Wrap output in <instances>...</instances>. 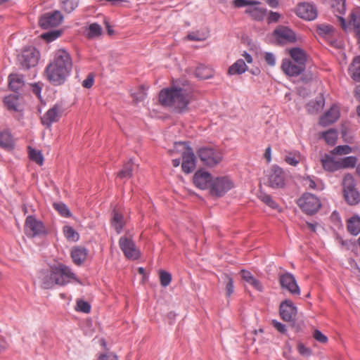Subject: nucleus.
<instances>
[{"label":"nucleus","mask_w":360,"mask_h":360,"mask_svg":"<svg viewBox=\"0 0 360 360\" xmlns=\"http://www.w3.org/2000/svg\"><path fill=\"white\" fill-rule=\"evenodd\" d=\"M63 15L59 11L44 13L39 18L38 25L42 30H49L61 24Z\"/></svg>","instance_id":"nucleus-10"},{"label":"nucleus","mask_w":360,"mask_h":360,"mask_svg":"<svg viewBox=\"0 0 360 360\" xmlns=\"http://www.w3.org/2000/svg\"><path fill=\"white\" fill-rule=\"evenodd\" d=\"M285 161L292 166H296L300 162V158L296 159L295 155L292 156V153H290L288 155L285 156Z\"/></svg>","instance_id":"nucleus-64"},{"label":"nucleus","mask_w":360,"mask_h":360,"mask_svg":"<svg viewBox=\"0 0 360 360\" xmlns=\"http://www.w3.org/2000/svg\"><path fill=\"white\" fill-rule=\"evenodd\" d=\"M280 18V13L271 11L266 19L267 23L271 24L272 22H278Z\"/></svg>","instance_id":"nucleus-62"},{"label":"nucleus","mask_w":360,"mask_h":360,"mask_svg":"<svg viewBox=\"0 0 360 360\" xmlns=\"http://www.w3.org/2000/svg\"><path fill=\"white\" fill-rule=\"evenodd\" d=\"M72 68V60L65 49L58 50L53 60L45 68L44 76L53 86H61L65 83Z\"/></svg>","instance_id":"nucleus-2"},{"label":"nucleus","mask_w":360,"mask_h":360,"mask_svg":"<svg viewBox=\"0 0 360 360\" xmlns=\"http://www.w3.org/2000/svg\"><path fill=\"white\" fill-rule=\"evenodd\" d=\"M267 186L274 189L283 188L285 186V174L278 165H274L271 167Z\"/></svg>","instance_id":"nucleus-11"},{"label":"nucleus","mask_w":360,"mask_h":360,"mask_svg":"<svg viewBox=\"0 0 360 360\" xmlns=\"http://www.w3.org/2000/svg\"><path fill=\"white\" fill-rule=\"evenodd\" d=\"M183 146L184 151L182 153L181 169L186 174L191 173L196 167V157L193 148L189 146L188 141L175 142L174 146Z\"/></svg>","instance_id":"nucleus-7"},{"label":"nucleus","mask_w":360,"mask_h":360,"mask_svg":"<svg viewBox=\"0 0 360 360\" xmlns=\"http://www.w3.org/2000/svg\"><path fill=\"white\" fill-rule=\"evenodd\" d=\"M322 137L329 146H334L338 139V132L334 129H330L322 133Z\"/></svg>","instance_id":"nucleus-43"},{"label":"nucleus","mask_w":360,"mask_h":360,"mask_svg":"<svg viewBox=\"0 0 360 360\" xmlns=\"http://www.w3.org/2000/svg\"><path fill=\"white\" fill-rule=\"evenodd\" d=\"M273 35L276 37L278 45H283L286 42L295 43L297 41L295 32L288 26H278L274 30Z\"/></svg>","instance_id":"nucleus-13"},{"label":"nucleus","mask_w":360,"mask_h":360,"mask_svg":"<svg viewBox=\"0 0 360 360\" xmlns=\"http://www.w3.org/2000/svg\"><path fill=\"white\" fill-rule=\"evenodd\" d=\"M97 360H118L117 356L112 352L101 354Z\"/></svg>","instance_id":"nucleus-63"},{"label":"nucleus","mask_w":360,"mask_h":360,"mask_svg":"<svg viewBox=\"0 0 360 360\" xmlns=\"http://www.w3.org/2000/svg\"><path fill=\"white\" fill-rule=\"evenodd\" d=\"M342 192L352 191V190L356 189V181L352 174L347 173L345 174L342 182Z\"/></svg>","instance_id":"nucleus-38"},{"label":"nucleus","mask_w":360,"mask_h":360,"mask_svg":"<svg viewBox=\"0 0 360 360\" xmlns=\"http://www.w3.org/2000/svg\"><path fill=\"white\" fill-rule=\"evenodd\" d=\"M348 72L353 80L360 82V56H355L349 65Z\"/></svg>","instance_id":"nucleus-29"},{"label":"nucleus","mask_w":360,"mask_h":360,"mask_svg":"<svg viewBox=\"0 0 360 360\" xmlns=\"http://www.w3.org/2000/svg\"><path fill=\"white\" fill-rule=\"evenodd\" d=\"M119 246L123 252L124 255L131 260L139 259L141 257V252L136 248L134 240L126 236H122L119 239Z\"/></svg>","instance_id":"nucleus-12"},{"label":"nucleus","mask_w":360,"mask_h":360,"mask_svg":"<svg viewBox=\"0 0 360 360\" xmlns=\"http://www.w3.org/2000/svg\"><path fill=\"white\" fill-rule=\"evenodd\" d=\"M342 194L345 202L349 205L354 206L360 202V193L357 189L345 191Z\"/></svg>","instance_id":"nucleus-36"},{"label":"nucleus","mask_w":360,"mask_h":360,"mask_svg":"<svg viewBox=\"0 0 360 360\" xmlns=\"http://www.w3.org/2000/svg\"><path fill=\"white\" fill-rule=\"evenodd\" d=\"M233 186L234 184L229 176H218L213 178L209 192L212 197L221 198Z\"/></svg>","instance_id":"nucleus-6"},{"label":"nucleus","mask_w":360,"mask_h":360,"mask_svg":"<svg viewBox=\"0 0 360 360\" xmlns=\"http://www.w3.org/2000/svg\"><path fill=\"white\" fill-rule=\"evenodd\" d=\"M24 85L23 77L18 74H10L8 75V88L15 92L18 93V90Z\"/></svg>","instance_id":"nucleus-28"},{"label":"nucleus","mask_w":360,"mask_h":360,"mask_svg":"<svg viewBox=\"0 0 360 360\" xmlns=\"http://www.w3.org/2000/svg\"><path fill=\"white\" fill-rule=\"evenodd\" d=\"M27 149L30 160L40 166L42 165L44 162V157L41 152L39 150L32 148L31 146H28Z\"/></svg>","instance_id":"nucleus-40"},{"label":"nucleus","mask_w":360,"mask_h":360,"mask_svg":"<svg viewBox=\"0 0 360 360\" xmlns=\"http://www.w3.org/2000/svg\"><path fill=\"white\" fill-rule=\"evenodd\" d=\"M196 153L202 164L209 167H214L219 165L223 158L220 150L209 147L202 146L196 150Z\"/></svg>","instance_id":"nucleus-5"},{"label":"nucleus","mask_w":360,"mask_h":360,"mask_svg":"<svg viewBox=\"0 0 360 360\" xmlns=\"http://www.w3.org/2000/svg\"><path fill=\"white\" fill-rule=\"evenodd\" d=\"M289 54L292 62L306 66L307 55L305 51L300 47H293L289 50Z\"/></svg>","instance_id":"nucleus-23"},{"label":"nucleus","mask_w":360,"mask_h":360,"mask_svg":"<svg viewBox=\"0 0 360 360\" xmlns=\"http://www.w3.org/2000/svg\"><path fill=\"white\" fill-rule=\"evenodd\" d=\"M41 273L44 275L41 283L44 289H51L54 285L64 286L70 283V279L78 283H82L71 269L63 263L50 266L49 272L42 270Z\"/></svg>","instance_id":"nucleus-3"},{"label":"nucleus","mask_w":360,"mask_h":360,"mask_svg":"<svg viewBox=\"0 0 360 360\" xmlns=\"http://www.w3.org/2000/svg\"><path fill=\"white\" fill-rule=\"evenodd\" d=\"M297 349L298 352L303 356L308 357L312 353L311 349L305 347V345L301 342L297 343Z\"/></svg>","instance_id":"nucleus-56"},{"label":"nucleus","mask_w":360,"mask_h":360,"mask_svg":"<svg viewBox=\"0 0 360 360\" xmlns=\"http://www.w3.org/2000/svg\"><path fill=\"white\" fill-rule=\"evenodd\" d=\"M63 233L65 238L72 241H77L79 238V233L70 226H65L63 227Z\"/></svg>","instance_id":"nucleus-46"},{"label":"nucleus","mask_w":360,"mask_h":360,"mask_svg":"<svg viewBox=\"0 0 360 360\" xmlns=\"http://www.w3.org/2000/svg\"><path fill=\"white\" fill-rule=\"evenodd\" d=\"M305 68V65L295 63L288 58L283 59L281 64L282 70L285 75L290 77H295L301 75L304 71Z\"/></svg>","instance_id":"nucleus-19"},{"label":"nucleus","mask_w":360,"mask_h":360,"mask_svg":"<svg viewBox=\"0 0 360 360\" xmlns=\"http://www.w3.org/2000/svg\"><path fill=\"white\" fill-rule=\"evenodd\" d=\"M212 179V175L201 168L195 172L193 176V183L199 189H210V184H211Z\"/></svg>","instance_id":"nucleus-16"},{"label":"nucleus","mask_w":360,"mask_h":360,"mask_svg":"<svg viewBox=\"0 0 360 360\" xmlns=\"http://www.w3.org/2000/svg\"><path fill=\"white\" fill-rule=\"evenodd\" d=\"M91 304L84 300L79 299L77 300L75 310L77 311L89 314L91 311Z\"/></svg>","instance_id":"nucleus-50"},{"label":"nucleus","mask_w":360,"mask_h":360,"mask_svg":"<svg viewBox=\"0 0 360 360\" xmlns=\"http://www.w3.org/2000/svg\"><path fill=\"white\" fill-rule=\"evenodd\" d=\"M222 279L225 282L226 295L229 297L234 292L233 279L230 274L226 273L223 274Z\"/></svg>","instance_id":"nucleus-44"},{"label":"nucleus","mask_w":360,"mask_h":360,"mask_svg":"<svg viewBox=\"0 0 360 360\" xmlns=\"http://www.w3.org/2000/svg\"><path fill=\"white\" fill-rule=\"evenodd\" d=\"M271 325L281 334H285L287 332L286 326L285 324L276 321L272 320Z\"/></svg>","instance_id":"nucleus-60"},{"label":"nucleus","mask_w":360,"mask_h":360,"mask_svg":"<svg viewBox=\"0 0 360 360\" xmlns=\"http://www.w3.org/2000/svg\"><path fill=\"white\" fill-rule=\"evenodd\" d=\"M325 99L321 94L315 100H311L306 105V109L309 114H316L324 105Z\"/></svg>","instance_id":"nucleus-31"},{"label":"nucleus","mask_w":360,"mask_h":360,"mask_svg":"<svg viewBox=\"0 0 360 360\" xmlns=\"http://www.w3.org/2000/svg\"><path fill=\"white\" fill-rule=\"evenodd\" d=\"M32 92L40 100H42L41 92L44 86L41 82H36L30 84Z\"/></svg>","instance_id":"nucleus-55"},{"label":"nucleus","mask_w":360,"mask_h":360,"mask_svg":"<svg viewBox=\"0 0 360 360\" xmlns=\"http://www.w3.org/2000/svg\"><path fill=\"white\" fill-rule=\"evenodd\" d=\"M63 32L64 30L63 29L52 30L46 32L42 33L40 35V37L46 43H50L60 37L63 34Z\"/></svg>","instance_id":"nucleus-39"},{"label":"nucleus","mask_w":360,"mask_h":360,"mask_svg":"<svg viewBox=\"0 0 360 360\" xmlns=\"http://www.w3.org/2000/svg\"><path fill=\"white\" fill-rule=\"evenodd\" d=\"M279 283L283 289L288 290L292 295H300V290L297 283L295 276L285 272L279 276Z\"/></svg>","instance_id":"nucleus-17"},{"label":"nucleus","mask_w":360,"mask_h":360,"mask_svg":"<svg viewBox=\"0 0 360 360\" xmlns=\"http://www.w3.org/2000/svg\"><path fill=\"white\" fill-rule=\"evenodd\" d=\"M102 34V28L97 23H92L89 25L87 37L89 39H93L97 37H99Z\"/></svg>","instance_id":"nucleus-48"},{"label":"nucleus","mask_w":360,"mask_h":360,"mask_svg":"<svg viewBox=\"0 0 360 360\" xmlns=\"http://www.w3.org/2000/svg\"><path fill=\"white\" fill-rule=\"evenodd\" d=\"M79 5V0H64L62 1V8L67 13H70Z\"/></svg>","instance_id":"nucleus-49"},{"label":"nucleus","mask_w":360,"mask_h":360,"mask_svg":"<svg viewBox=\"0 0 360 360\" xmlns=\"http://www.w3.org/2000/svg\"><path fill=\"white\" fill-rule=\"evenodd\" d=\"M20 97V94L19 93L17 94H10L7 96H6L4 98V103L6 108L9 111H14V112H20L21 111L18 105V100Z\"/></svg>","instance_id":"nucleus-26"},{"label":"nucleus","mask_w":360,"mask_h":360,"mask_svg":"<svg viewBox=\"0 0 360 360\" xmlns=\"http://www.w3.org/2000/svg\"><path fill=\"white\" fill-rule=\"evenodd\" d=\"M335 29L331 25L319 24L316 26V33L322 37H330L334 35Z\"/></svg>","instance_id":"nucleus-37"},{"label":"nucleus","mask_w":360,"mask_h":360,"mask_svg":"<svg viewBox=\"0 0 360 360\" xmlns=\"http://www.w3.org/2000/svg\"><path fill=\"white\" fill-rule=\"evenodd\" d=\"M0 147L8 150L15 148V143L11 134L8 131L0 132Z\"/></svg>","instance_id":"nucleus-30"},{"label":"nucleus","mask_w":360,"mask_h":360,"mask_svg":"<svg viewBox=\"0 0 360 360\" xmlns=\"http://www.w3.org/2000/svg\"><path fill=\"white\" fill-rule=\"evenodd\" d=\"M168 88H164L158 94V101L165 107H172L178 113H184L189 110L188 105L193 96V89L186 79L176 81Z\"/></svg>","instance_id":"nucleus-1"},{"label":"nucleus","mask_w":360,"mask_h":360,"mask_svg":"<svg viewBox=\"0 0 360 360\" xmlns=\"http://www.w3.org/2000/svg\"><path fill=\"white\" fill-rule=\"evenodd\" d=\"M248 70V66L243 59L237 60L228 69V73L231 75H241Z\"/></svg>","instance_id":"nucleus-35"},{"label":"nucleus","mask_w":360,"mask_h":360,"mask_svg":"<svg viewBox=\"0 0 360 360\" xmlns=\"http://www.w3.org/2000/svg\"><path fill=\"white\" fill-rule=\"evenodd\" d=\"M349 25L352 26L356 44L360 49V11L353 10L349 15Z\"/></svg>","instance_id":"nucleus-20"},{"label":"nucleus","mask_w":360,"mask_h":360,"mask_svg":"<svg viewBox=\"0 0 360 360\" xmlns=\"http://www.w3.org/2000/svg\"><path fill=\"white\" fill-rule=\"evenodd\" d=\"M63 112L62 105L56 103L52 108L47 110V112L41 117V124L46 128H51L53 122H58L60 117Z\"/></svg>","instance_id":"nucleus-14"},{"label":"nucleus","mask_w":360,"mask_h":360,"mask_svg":"<svg viewBox=\"0 0 360 360\" xmlns=\"http://www.w3.org/2000/svg\"><path fill=\"white\" fill-rule=\"evenodd\" d=\"M245 13L250 15L253 20L262 21L267 14V10L264 8L251 7L246 8Z\"/></svg>","instance_id":"nucleus-27"},{"label":"nucleus","mask_w":360,"mask_h":360,"mask_svg":"<svg viewBox=\"0 0 360 360\" xmlns=\"http://www.w3.org/2000/svg\"><path fill=\"white\" fill-rule=\"evenodd\" d=\"M72 262L77 266H81L88 256V250L83 246H74L70 251Z\"/></svg>","instance_id":"nucleus-21"},{"label":"nucleus","mask_w":360,"mask_h":360,"mask_svg":"<svg viewBox=\"0 0 360 360\" xmlns=\"http://www.w3.org/2000/svg\"><path fill=\"white\" fill-rule=\"evenodd\" d=\"M347 231L353 235L357 236L360 233V217L354 215L347 221Z\"/></svg>","instance_id":"nucleus-33"},{"label":"nucleus","mask_w":360,"mask_h":360,"mask_svg":"<svg viewBox=\"0 0 360 360\" xmlns=\"http://www.w3.org/2000/svg\"><path fill=\"white\" fill-rule=\"evenodd\" d=\"M339 117V111L338 110L330 108L321 117L319 124L323 127H326L335 122Z\"/></svg>","instance_id":"nucleus-25"},{"label":"nucleus","mask_w":360,"mask_h":360,"mask_svg":"<svg viewBox=\"0 0 360 360\" xmlns=\"http://www.w3.org/2000/svg\"><path fill=\"white\" fill-rule=\"evenodd\" d=\"M159 277H160V285L162 287L168 286L172 281V274L167 271L160 270Z\"/></svg>","instance_id":"nucleus-51"},{"label":"nucleus","mask_w":360,"mask_h":360,"mask_svg":"<svg viewBox=\"0 0 360 360\" xmlns=\"http://www.w3.org/2000/svg\"><path fill=\"white\" fill-rule=\"evenodd\" d=\"M133 162L131 160L123 165L122 169L118 172L117 177L120 179H129L132 176Z\"/></svg>","instance_id":"nucleus-42"},{"label":"nucleus","mask_w":360,"mask_h":360,"mask_svg":"<svg viewBox=\"0 0 360 360\" xmlns=\"http://www.w3.org/2000/svg\"><path fill=\"white\" fill-rule=\"evenodd\" d=\"M352 151V148L348 145H342L336 146L333 150H331V153L333 155H347Z\"/></svg>","instance_id":"nucleus-53"},{"label":"nucleus","mask_w":360,"mask_h":360,"mask_svg":"<svg viewBox=\"0 0 360 360\" xmlns=\"http://www.w3.org/2000/svg\"><path fill=\"white\" fill-rule=\"evenodd\" d=\"M39 58V51L34 46H28L23 49L19 60L22 68L29 70L37 65Z\"/></svg>","instance_id":"nucleus-9"},{"label":"nucleus","mask_w":360,"mask_h":360,"mask_svg":"<svg viewBox=\"0 0 360 360\" xmlns=\"http://www.w3.org/2000/svg\"><path fill=\"white\" fill-rule=\"evenodd\" d=\"M296 204L303 213L309 216L316 214L322 206L319 198L309 192L303 193L296 200Z\"/></svg>","instance_id":"nucleus-4"},{"label":"nucleus","mask_w":360,"mask_h":360,"mask_svg":"<svg viewBox=\"0 0 360 360\" xmlns=\"http://www.w3.org/2000/svg\"><path fill=\"white\" fill-rule=\"evenodd\" d=\"M323 168L330 172H333L340 169L339 160H334L328 154H325L324 158L321 160Z\"/></svg>","instance_id":"nucleus-32"},{"label":"nucleus","mask_w":360,"mask_h":360,"mask_svg":"<svg viewBox=\"0 0 360 360\" xmlns=\"http://www.w3.org/2000/svg\"><path fill=\"white\" fill-rule=\"evenodd\" d=\"M24 231L28 238L46 236L48 234L44 223L41 221L37 220L34 215L27 217L24 224Z\"/></svg>","instance_id":"nucleus-8"},{"label":"nucleus","mask_w":360,"mask_h":360,"mask_svg":"<svg viewBox=\"0 0 360 360\" xmlns=\"http://www.w3.org/2000/svg\"><path fill=\"white\" fill-rule=\"evenodd\" d=\"M297 314V308L290 300H285L279 306V314L284 321H292Z\"/></svg>","instance_id":"nucleus-18"},{"label":"nucleus","mask_w":360,"mask_h":360,"mask_svg":"<svg viewBox=\"0 0 360 360\" xmlns=\"http://www.w3.org/2000/svg\"><path fill=\"white\" fill-rule=\"evenodd\" d=\"M295 13L299 18L306 20H313L317 17L316 8L310 3H299L295 9Z\"/></svg>","instance_id":"nucleus-15"},{"label":"nucleus","mask_w":360,"mask_h":360,"mask_svg":"<svg viewBox=\"0 0 360 360\" xmlns=\"http://www.w3.org/2000/svg\"><path fill=\"white\" fill-rule=\"evenodd\" d=\"M341 136L344 142L350 144L354 143V136L349 133V127L346 124L341 126Z\"/></svg>","instance_id":"nucleus-52"},{"label":"nucleus","mask_w":360,"mask_h":360,"mask_svg":"<svg viewBox=\"0 0 360 360\" xmlns=\"http://www.w3.org/2000/svg\"><path fill=\"white\" fill-rule=\"evenodd\" d=\"M126 224L123 214L114 208L111 213L110 225L117 233H120Z\"/></svg>","instance_id":"nucleus-22"},{"label":"nucleus","mask_w":360,"mask_h":360,"mask_svg":"<svg viewBox=\"0 0 360 360\" xmlns=\"http://www.w3.org/2000/svg\"><path fill=\"white\" fill-rule=\"evenodd\" d=\"M53 207L63 217H70L72 216V213L68 206L62 202H54Z\"/></svg>","instance_id":"nucleus-45"},{"label":"nucleus","mask_w":360,"mask_h":360,"mask_svg":"<svg viewBox=\"0 0 360 360\" xmlns=\"http://www.w3.org/2000/svg\"><path fill=\"white\" fill-rule=\"evenodd\" d=\"M313 338L321 343H326L328 340V338L323 334L319 330L316 329L313 333Z\"/></svg>","instance_id":"nucleus-58"},{"label":"nucleus","mask_w":360,"mask_h":360,"mask_svg":"<svg viewBox=\"0 0 360 360\" xmlns=\"http://www.w3.org/2000/svg\"><path fill=\"white\" fill-rule=\"evenodd\" d=\"M337 239L341 243V245L345 247L347 250L353 249L356 246V242L351 240H343L341 237L337 236Z\"/></svg>","instance_id":"nucleus-57"},{"label":"nucleus","mask_w":360,"mask_h":360,"mask_svg":"<svg viewBox=\"0 0 360 360\" xmlns=\"http://www.w3.org/2000/svg\"><path fill=\"white\" fill-rule=\"evenodd\" d=\"M290 326L295 331V333H301L303 331L304 328V323L302 321H297L295 318L292 319V321H288Z\"/></svg>","instance_id":"nucleus-54"},{"label":"nucleus","mask_w":360,"mask_h":360,"mask_svg":"<svg viewBox=\"0 0 360 360\" xmlns=\"http://www.w3.org/2000/svg\"><path fill=\"white\" fill-rule=\"evenodd\" d=\"M140 92L139 94L133 93L131 94V96L135 103L141 102L144 100L146 94L143 92L144 87L143 86H139Z\"/></svg>","instance_id":"nucleus-59"},{"label":"nucleus","mask_w":360,"mask_h":360,"mask_svg":"<svg viewBox=\"0 0 360 360\" xmlns=\"http://www.w3.org/2000/svg\"><path fill=\"white\" fill-rule=\"evenodd\" d=\"M239 274L241 276V278L251 285L255 290L259 292L263 291V285L262 283L258 279L255 278L250 271L245 269H242Z\"/></svg>","instance_id":"nucleus-24"},{"label":"nucleus","mask_w":360,"mask_h":360,"mask_svg":"<svg viewBox=\"0 0 360 360\" xmlns=\"http://www.w3.org/2000/svg\"><path fill=\"white\" fill-rule=\"evenodd\" d=\"M94 83V75L93 73H89L86 78L82 82L83 87L90 89Z\"/></svg>","instance_id":"nucleus-61"},{"label":"nucleus","mask_w":360,"mask_h":360,"mask_svg":"<svg viewBox=\"0 0 360 360\" xmlns=\"http://www.w3.org/2000/svg\"><path fill=\"white\" fill-rule=\"evenodd\" d=\"M195 75L200 79H207L213 77L214 70L211 68L201 64L196 68Z\"/></svg>","instance_id":"nucleus-34"},{"label":"nucleus","mask_w":360,"mask_h":360,"mask_svg":"<svg viewBox=\"0 0 360 360\" xmlns=\"http://www.w3.org/2000/svg\"><path fill=\"white\" fill-rule=\"evenodd\" d=\"M339 160V167L340 169L354 168L357 162V158L356 156H347L340 158Z\"/></svg>","instance_id":"nucleus-41"},{"label":"nucleus","mask_w":360,"mask_h":360,"mask_svg":"<svg viewBox=\"0 0 360 360\" xmlns=\"http://www.w3.org/2000/svg\"><path fill=\"white\" fill-rule=\"evenodd\" d=\"M258 198L261 200V201H262L264 204H266L272 209H276L278 207V205L272 199L271 196L269 194L260 192V193L258 195Z\"/></svg>","instance_id":"nucleus-47"}]
</instances>
